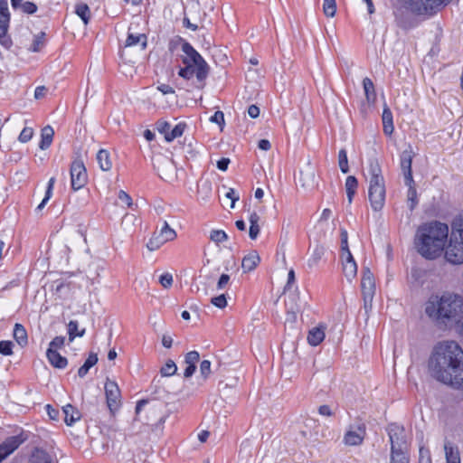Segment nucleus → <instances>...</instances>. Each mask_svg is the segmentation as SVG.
Listing matches in <instances>:
<instances>
[{"label":"nucleus","mask_w":463,"mask_h":463,"mask_svg":"<svg viewBox=\"0 0 463 463\" xmlns=\"http://www.w3.org/2000/svg\"><path fill=\"white\" fill-rule=\"evenodd\" d=\"M14 338L21 345L24 346L28 343L27 332L24 326L16 323L14 327Z\"/></svg>","instance_id":"nucleus-35"},{"label":"nucleus","mask_w":463,"mask_h":463,"mask_svg":"<svg viewBox=\"0 0 463 463\" xmlns=\"http://www.w3.org/2000/svg\"><path fill=\"white\" fill-rule=\"evenodd\" d=\"M323 11H324V14L328 17L335 16V12H336L335 0H324Z\"/></svg>","instance_id":"nucleus-46"},{"label":"nucleus","mask_w":463,"mask_h":463,"mask_svg":"<svg viewBox=\"0 0 463 463\" xmlns=\"http://www.w3.org/2000/svg\"><path fill=\"white\" fill-rule=\"evenodd\" d=\"M53 136H54L53 128L51 126L44 127L42 129L41 141L39 143V147L42 150L47 149L52 142Z\"/></svg>","instance_id":"nucleus-31"},{"label":"nucleus","mask_w":463,"mask_h":463,"mask_svg":"<svg viewBox=\"0 0 463 463\" xmlns=\"http://www.w3.org/2000/svg\"><path fill=\"white\" fill-rule=\"evenodd\" d=\"M451 232H463V212L452 220Z\"/></svg>","instance_id":"nucleus-53"},{"label":"nucleus","mask_w":463,"mask_h":463,"mask_svg":"<svg viewBox=\"0 0 463 463\" xmlns=\"http://www.w3.org/2000/svg\"><path fill=\"white\" fill-rule=\"evenodd\" d=\"M210 240L213 241L218 247L232 249V244L229 242L227 233H211Z\"/></svg>","instance_id":"nucleus-39"},{"label":"nucleus","mask_w":463,"mask_h":463,"mask_svg":"<svg viewBox=\"0 0 463 463\" xmlns=\"http://www.w3.org/2000/svg\"><path fill=\"white\" fill-rule=\"evenodd\" d=\"M211 362L209 360H203L200 364L201 376L206 380L211 374Z\"/></svg>","instance_id":"nucleus-56"},{"label":"nucleus","mask_w":463,"mask_h":463,"mask_svg":"<svg viewBox=\"0 0 463 463\" xmlns=\"http://www.w3.org/2000/svg\"><path fill=\"white\" fill-rule=\"evenodd\" d=\"M44 36L45 33L43 32L35 35L30 50L35 52L41 51L44 45Z\"/></svg>","instance_id":"nucleus-49"},{"label":"nucleus","mask_w":463,"mask_h":463,"mask_svg":"<svg viewBox=\"0 0 463 463\" xmlns=\"http://www.w3.org/2000/svg\"><path fill=\"white\" fill-rule=\"evenodd\" d=\"M390 463H410L408 452H391Z\"/></svg>","instance_id":"nucleus-48"},{"label":"nucleus","mask_w":463,"mask_h":463,"mask_svg":"<svg viewBox=\"0 0 463 463\" xmlns=\"http://www.w3.org/2000/svg\"><path fill=\"white\" fill-rule=\"evenodd\" d=\"M33 136V129L32 128H24V129L21 131L18 140L21 143H26L29 140L32 139Z\"/></svg>","instance_id":"nucleus-58"},{"label":"nucleus","mask_w":463,"mask_h":463,"mask_svg":"<svg viewBox=\"0 0 463 463\" xmlns=\"http://www.w3.org/2000/svg\"><path fill=\"white\" fill-rule=\"evenodd\" d=\"M445 259L453 265L463 264V233H450L448 236Z\"/></svg>","instance_id":"nucleus-6"},{"label":"nucleus","mask_w":463,"mask_h":463,"mask_svg":"<svg viewBox=\"0 0 463 463\" xmlns=\"http://www.w3.org/2000/svg\"><path fill=\"white\" fill-rule=\"evenodd\" d=\"M341 251L343 273L348 281H352L357 274V264L349 250L347 233H342Z\"/></svg>","instance_id":"nucleus-7"},{"label":"nucleus","mask_w":463,"mask_h":463,"mask_svg":"<svg viewBox=\"0 0 463 463\" xmlns=\"http://www.w3.org/2000/svg\"><path fill=\"white\" fill-rule=\"evenodd\" d=\"M325 328L324 326L319 325L310 329L307 335V342L313 346L319 345L325 338Z\"/></svg>","instance_id":"nucleus-25"},{"label":"nucleus","mask_w":463,"mask_h":463,"mask_svg":"<svg viewBox=\"0 0 463 463\" xmlns=\"http://www.w3.org/2000/svg\"><path fill=\"white\" fill-rule=\"evenodd\" d=\"M156 127L158 132L163 134L165 136V138L166 139V137L168 136L171 130V125L168 122L160 119L156 123Z\"/></svg>","instance_id":"nucleus-55"},{"label":"nucleus","mask_w":463,"mask_h":463,"mask_svg":"<svg viewBox=\"0 0 463 463\" xmlns=\"http://www.w3.org/2000/svg\"><path fill=\"white\" fill-rule=\"evenodd\" d=\"M325 248L322 245L316 244L315 246L310 248V257L307 261V265L309 268H314L317 266L318 262L322 259L325 254Z\"/></svg>","instance_id":"nucleus-27"},{"label":"nucleus","mask_w":463,"mask_h":463,"mask_svg":"<svg viewBox=\"0 0 463 463\" xmlns=\"http://www.w3.org/2000/svg\"><path fill=\"white\" fill-rule=\"evenodd\" d=\"M177 371V366L173 360H168L165 364L161 368L160 373L162 376L174 375Z\"/></svg>","instance_id":"nucleus-47"},{"label":"nucleus","mask_w":463,"mask_h":463,"mask_svg":"<svg viewBox=\"0 0 463 463\" xmlns=\"http://www.w3.org/2000/svg\"><path fill=\"white\" fill-rule=\"evenodd\" d=\"M211 303L216 307L223 308L227 306L226 297L224 294H221L220 296L212 298Z\"/></svg>","instance_id":"nucleus-61"},{"label":"nucleus","mask_w":463,"mask_h":463,"mask_svg":"<svg viewBox=\"0 0 463 463\" xmlns=\"http://www.w3.org/2000/svg\"><path fill=\"white\" fill-rule=\"evenodd\" d=\"M29 463H53L52 458L49 453L43 449H36L30 459Z\"/></svg>","instance_id":"nucleus-34"},{"label":"nucleus","mask_w":463,"mask_h":463,"mask_svg":"<svg viewBox=\"0 0 463 463\" xmlns=\"http://www.w3.org/2000/svg\"><path fill=\"white\" fill-rule=\"evenodd\" d=\"M287 294L286 298V308L288 315L292 316V318H296L297 313L300 312L302 307V302L300 300L299 293L296 290L291 292H285Z\"/></svg>","instance_id":"nucleus-20"},{"label":"nucleus","mask_w":463,"mask_h":463,"mask_svg":"<svg viewBox=\"0 0 463 463\" xmlns=\"http://www.w3.org/2000/svg\"><path fill=\"white\" fill-rule=\"evenodd\" d=\"M25 440L22 435L8 437L0 444V462L11 455Z\"/></svg>","instance_id":"nucleus-14"},{"label":"nucleus","mask_w":463,"mask_h":463,"mask_svg":"<svg viewBox=\"0 0 463 463\" xmlns=\"http://www.w3.org/2000/svg\"><path fill=\"white\" fill-rule=\"evenodd\" d=\"M382 119L383 133L387 136H391L394 130L392 113L389 107L386 105L383 107Z\"/></svg>","instance_id":"nucleus-26"},{"label":"nucleus","mask_w":463,"mask_h":463,"mask_svg":"<svg viewBox=\"0 0 463 463\" xmlns=\"http://www.w3.org/2000/svg\"><path fill=\"white\" fill-rule=\"evenodd\" d=\"M97 161L101 170L109 171L112 167V162L108 150L100 149L97 154Z\"/></svg>","instance_id":"nucleus-33"},{"label":"nucleus","mask_w":463,"mask_h":463,"mask_svg":"<svg viewBox=\"0 0 463 463\" xmlns=\"http://www.w3.org/2000/svg\"><path fill=\"white\" fill-rule=\"evenodd\" d=\"M17 8H20L24 13L28 14H33L37 11V5L34 3L29 1L19 2Z\"/></svg>","instance_id":"nucleus-51"},{"label":"nucleus","mask_w":463,"mask_h":463,"mask_svg":"<svg viewBox=\"0 0 463 463\" xmlns=\"http://www.w3.org/2000/svg\"><path fill=\"white\" fill-rule=\"evenodd\" d=\"M449 233H417L415 248L420 255L427 260H435L445 251Z\"/></svg>","instance_id":"nucleus-4"},{"label":"nucleus","mask_w":463,"mask_h":463,"mask_svg":"<svg viewBox=\"0 0 463 463\" xmlns=\"http://www.w3.org/2000/svg\"><path fill=\"white\" fill-rule=\"evenodd\" d=\"M418 463H432L430 450L424 447L420 448Z\"/></svg>","instance_id":"nucleus-59"},{"label":"nucleus","mask_w":463,"mask_h":463,"mask_svg":"<svg viewBox=\"0 0 463 463\" xmlns=\"http://www.w3.org/2000/svg\"><path fill=\"white\" fill-rule=\"evenodd\" d=\"M387 433L391 442V452H408V439L402 426L391 423L387 427Z\"/></svg>","instance_id":"nucleus-8"},{"label":"nucleus","mask_w":463,"mask_h":463,"mask_svg":"<svg viewBox=\"0 0 463 463\" xmlns=\"http://www.w3.org/2000/svg\"><path fill=\"white\" fill-rule=\"evenodd\" d=\"M439 382L454 389L463 391V359L450 373H448L447 379L444 378Z\"/></svg>","instance_id":"nucleus-17"},{"label":"nucleus","mask_w":463,"mask_h":463,"mask_svg":"<svg viewBox=\"0 0 463 463\" xmlns=\"http://www.w3.org/2000/svg\"><path fill=\"white\" fill-rule=\"evenodd\" d=\"M54 184H55V178L54 177H51L49 179V182H48L47 189H46V192H45V196L43 199V201L41 202V203L37 206L36 212L42 211V209L45 206V204L47 203V202L51 198Z\"/></svg>","instance_id":"nucleus-43"},{"label":"nucleus","mask_w":463,"mask_h":463,"mask_svg":"<svg viewBox=\"0 0 463 463\" xmlns=\"http://www.w3.org/2000/svg\"><path fill=\"white\" fill-rule=\"evenodd\" d=\"M208 65L206 63L205 61H203V62H200L199 64H197L194 68L195 71V75H196V78L198 80L202 81L203 80L207 75H208Z\"/></svg>","instance_id":"nucleus-45"},{"label":"nucleus","mask_w":463,"mask_h":463,"mask_svg":"<svg viewBox=\"0 0 463 463\" xmlns=\"http://www.w3.org/2000/svg\"><path fill=\"white\" fill-rule=\"evenodd\" d=\"M424 312L437 326L455 327L463 335V297L459 294H431L424 304Z\"/></svg>","instance_id":"nucleus-1"},{"label":"nucleus","mask_w":463,"mask_h":463,"mask_svg":"<svg viewBox=\"0 0 463 463\" xmlns=\"http://www.w3.org/2000/svg\"><path fill=\"white\" fill-rule=\"evenodd\" d=\"M450 0H405V7L416 16L424 19L432 16Z\"/></svg>","instance_id":"nucleus-5"},{"label":"nucleus","mask_w":463,"mask_h":463,"mask_svg":"<svg viewBox=\"0 0 463 463\" xmlns=\"http://www.w3.org/2000/svg\"><path fill=\"white\" fill-rule=\"evenodd\" d=\"M298 182L304 188H312L317 184L316 169L309 161L300 170Z\"/></svg>","instance_id":"nucleus-16"},{"label":"nucleus","mask_w":463,"mask_h":463,"mask_svg":"<svg viewBox=\"0 0 463 463\" xmlns=\"http://www.w3.org/2000/svg\"><path fill=\"white\" fill-rule=\"evenodd\" d=\"M64 336H56L51 341L48 349L56 350L58 348H61L64 345Z\"/></svg>","instance_id":"nucleus-64"},{"label":"nucleus","mask_w":463,"mask_h":463,"mask_svg":"<svg viewBox=\"0 0 463 463\" xmlns=\"http://www.w3.org/2000/svg\"><path fill=\"white\" fill-rule=\"evenodd\" d=\"M260 262V258L256 250H251L249 254L244 256L241 261V268L243 272H250L256 269Z\"/></svg>","instance_id":"nucleus-22"},{"label":"nucleus","mask_w":463,"mask_h":463,"mask_svg":"<svg viewBox=\"0 0 463 463\" xmlns=\"http://www.w3.org/2000/svg\"><path fill=\"white\" fill-rule=\"evenodd\" d=\"M444 450L447 463H461L458 448L449 441H445Z\"/></svg>","instance_id":"nucleus-24"},{"label":"nucleus","mask_w":463,"mask_h":463,"mask_svg":"<svg viewBox=\"0 0 463 463\" xmlns=\"http://www.w3.org/2000/svg\"><path fill=\"white\" fill-rule=\"evenodd\" d=\"M75 13L79 17H80L84 24H88L90 19V10L87 4L78 3L75 5Z\"/></svg>","instance_id":"nucleus-37"},{"label":"nucleus","mask_w":463,"mask_h":463,"mask_svg":"<svg viewBox=\"0 0 463 463\" xmlns=\"http://www.w3.org/2000/svg\"><path fill=\"white\" fill-rule=\"evenodd\" d=\"M64 414V421L67 425L71 426L80 419V413L71 404H67L62 407Z\"/></svg>","instance_id":"nucleus-29"},{"label":"nucleus","mask_w":463,"mask_h":463,"mask_svg":"<svg viewBox=\"0 0 463 463\" xmlns=\"http://www.w3.org/2000/svg\"><path fill=\"white\" fill-rule=\"evenodd\" d=\"M85 334V329L79 330L78 329V322L77 321H70L68 324V335L69 341L72 342L76 336H83Z\"/></svg>","instance_id":"nucleus-41"},{"label":"nucleus","mask_w":463,"mask_h":463,"mask_svg":"<svg viewBox=\"0 0 463 463\" xmlns=\"http://www.w3.org/2000/svg\"><path fill=\"white\" fill-rule=\"evenodd\" d=\"M338 163L339 167L344 174L349 172L347 154L345 149H341L338 153Z\"/></svg>","instance_id":"nucleus-50"},{"label":"nucleus","mask_w":463,"mask_h":463,"mask_svg":"<svg viewBox=\"0 0 463 463\" xmlns=\"http://www.w3.org/2000/svg\"><path fill=\"white\" fill-rule=\"evenodd\" d=\"M186 66L184 68L180 69L178 74L180 77L189 80L191 79L194 74V65L192 64H185Z\"/></svg>","instance_id":"nucleus-54"},{"label":"nucleus","mask_w":463,"mask_h":463,"mask_svg":"<svg viewBox=\"0 0 463 463\" xmlns=\"http://www.w3.org/2000/svg\"><path fill=\"white\" fill-rule=\"evenodd\" d=\"M13 343L11 341L0 342V354L4 355H11L13 354Z\"/></svg>","instance_id":"nucleus-63"},{"label":"nucleus","mask_w":463,"mask_h":463,"mask_svg":"<svg viewBox=\"0 0 463 463\" xmlns=\"http://www.w3.org/2000/svg\"><path fill=\"white\" fill-rule=\"evenodd\" d=\"M124 230H142L141 221L134 214H125L121 222Z\"/></svg>","instance_id":"nucleus-28"},{"label":"nucleus","mask_w":463,"mask_h":463,"mask_svg":"<svg viewBox=\"0 0 463 463\" xmlns=\"http://www.w3.org/2000/svg\"><path fill=\"white\" fill-rule=\"evenodd\" d=\"M173 275L171 273H164L159 277V283L164 288H169L173 285Z\"/></svg>","instance_id":"nucleus-57"},{"label":"nucleus","mask_w":463,"mask_h":463,"mask_svg":"<svg viewBox=\"0 0 463 463\" xmlns=\"http://www.w3.org/2000/svg\"><path fill=\"white\" fill-rule=\"evenodd\" d=\"M176 233H148V236L144 237L143 241L146 248L153 251L159 249L165 242L174 241Z\"/></svg>","instance_id":"nucleus-13"},{"label":"nucleus","mask_w":463,"mask_h":463,"mask_svg":"<svg viewBox=\"0 0 463 463\" xmlns=\"http://www.w3.org/2000/svg\"><path fill=\"white\" fill-rule=\"evenodd\" d=\"M361 288L364 296V306L372 301L375 292L374 276L369 268H364L362 271Z\"/></svg>","instance_id":"nucleus-12"},{"label":"nucleus","mask_w":463,"mask_h":463,"mask_svg":"<svg viewBox=\"0 0 463 463\" xmlns=\"http://www.w3.org/2000/svg\"><path fill=\"white\" fill-rule=\"evenodd\" d=\"M10 22V13L7 0H0V39L7 33Z\"/></svg>","instance_id":"nucleus-21"},{"label":"nucleus","mask_w":463,"mask_h":463,"mask_svg":"<svg viewBox=\"0 0 463 463\" xmlns=\"http://www.w3.org/2000/svg\"><path fill=\"white\" fill-rule=\"evenodd\" d=\"M425 271L419 269H413L411 270V278L413 279V283H415L417 286L422 285L424 283V278H425Z\"/></svg>","instance_id":"nucleus-52"},{"label":"nucleus","mask_w":463,"mask_h":463,"mask_svg":"<svg viewBox=\"0 0 463 463\" xmlns=\"http://www.w3.org/2000/svg\"><path fill=\"white\" fill-rule=\"evenodd\" d=\"M46 356L49 363L55 368L64 369L68 364L67 358L61 355L57 350L47 349Z\"/></svg>","instance_id":"nucleus-23"},{"label":"nucleus","mask_w":463,"mask_h":463,"mask_svg":"<svg viewBox=\"0 0 463 463\" xmlns=\"http://www.w3.org/2000/svg\"><path fill=\"white\" fill-rule=\"evenodd\" d=\"M368 198L374 211H381L385 203V181L377 159L373 158L368 165Z\"/></svg>","instance_id":"nucleus-3"},{"label":"nucleus","mask_w":463,"mask_h":463,"mask_svg":"<svg viewBox=\"0 0 463 463\" xmlns=\"http://www.w3.org/2000/svg\"><path fill=\"white\" fill-rule=\"evenodd\" d=\"M417 232H449V225L438 221H431L420 225Z\"/></svg>","instance_id":"nucleus-30"},{"label":"nucleus","mask_w":463,"mask_h":463,"mask_svg":"<svg viewBox=\"0 0 463 463\" xmlns=\"http://www.w3.org/2000/svg\"><path fill=\"white\" fill-rule=\"evenodd\" d=\"M71 188L75 191L82 188L88 180L86 167L82 160L76 159L71 165Z\"/></svg>","instance_id":"nucleus-10"},{"label":"nucleus","mask_w":463,"mask_h":463,"mask_svg":"<svg viewBox=\"0 0 463 463\" xmlns=\"http://www.w3.org/2000/svg\"><path fill=\"white\" fill-rule=\"evenodd\" d=\"M411 163L412 150L410 148L402 151L401 154V168L403 172L406 185H411V184H414L412 178Z\"/></svg>","instance_id":"nucleus-19"},{"label":"nucleus","mask_w":463,"mask_h":463,"mask_svg":"<svg viewBox=\"0 0 463 463\" xmlns=\"http://www.w3.org/2000/svg\"><path fill=\"white\" fill-rule=\"evenodd\" d=\"M147 38L145 33L134 34L129 33L126 40V47L135 46L137 44L141 45V49L144 50L146 47Z\"/></svg>","instance_id":"nucleus-32"},{"label":"nucleus","mask_w":463,"mask_h":463,"mask_svg":"<svg viewBox=\"0 0 463 463\" xmlns=\"http://www.w3.org/2000/svg\"><path fill=\"white\" fill-rule=\"evenodd\" d=\"M154 167L157 170L159 176L168 182L176 178V168L174 161L164 156L154 158Z\"/></svg>","instance_id":"nucleus-9"},{"label":"nucleus","mask_w":463,"mask_h":463,"mask_svg":"<svg viewBox=\"0 0 463 463\" xmlns=\"http://www.w3.org/2000/svg\"><path fill=\"white\" fill-rule=\"evenodd\" d=\"M249 222V232H260V229L265 228L263 222L260 223V217L256 213H252L250 214Z\"/></svg>","instance_id":"nucleus-42"},{"label":"nucleus","mask_w":463,"mask_h":463,"mask_svg":"<svg viewBox=\"0 0 463 463\" xmlns=\"http://www.w3.org/2000/svg\"><path fill=\"white\" fill-rule=\"evenodd\" d=\"M178 42L182 43V51L184 54L182 58L184 64H192L196 66L200 62H203V58L188 42L182 38H179Z\"/></svg>","instance_id":"nucleus-15"},{"label":"nucleus","mask_w":463,"mask_h":463,"mask_svg":"<svg viewBox=\"0 0 463 463\" xmlns=\"http://www.w3.org/2000/svg\"><path fill=\"white\" fill-rule=\"evenodd\" d=\"M200 359V354L197 351H191L185 354L184 364H196Z\"/></svg>","instance_id":"nucleus-62"},{"label":"nucleus","mask_w":463,"mask_h":463,"mask_svg":"<svg viewBox=\"0 0 463 463\" xmlns=\"http://www.w3.org/2000/svg\"><path fill=\"white\" fill-rule=\"evenodd\" d=\"M98 362V355L95 353H90L83 364L82 366H80L78 370V375L80 378H83L89 372V370L94 366Z\"/></svg>","instance_id":"nucleus-36"},{"label":"nucleus","mask_w":463,"mask_h":463,"mask_svg":"<svg viewBox=\"0 0 463 463\" xmlns=\"http://www.w3.org/2000/svg\"><path fill=\"white\" fill-rule=\"evenodd\" d=\"M185 127L186 125L184 123H179L175 125V128L170 130V133L166 137V141L171 142L175 138L181 137L184 131Z\"/></svg>","instance_id":"nucleus-44"},{"label":"nucleus","mask_w":463,"mask_h":463,"mask_svg":"<svg viewBox=\"0 0 463 463\" xmlns=\"http://www.w3.org/2000/svg\"><path fill=\"white\" fill-rule=\"evenodd\" d=\"M463 349L455 341L439 342L432 349L428 368L430 375L437 381L447 379L448 373L462 361Z\"/></svg>","instance_id":"nucleus-2"},{"label":"nucleus","mask_w":463,"mask_h":463,"mask_svg":"<svg viewBox=\"0 0 463 463\" xmlns=\"http://www.w3.org/2000/svg\"><path fill=\"white\" fill-rule=\"evenodd\" d=\"M363 86L366 99L368 102H373L376 99V93L372 80L367 77L364 78L363 80Z\"/></svg>","instance_id":"nucleus-38"},{"label":"nucleus","mask_w":463,"mask_h":463,"mask_svg":"<svg viewBox=\"0 0 463 463\" xmlns=\"http://www.w3.org/2000/svg\"><path fill=\"white\" fill-rule=\"evenodd\" d=\"M365 437V427L359 424L355 428H350L344 436V442L347 446H357L362 444Z\"/></svg>","instance_id":"nucleus-18"},{"label":"nucleus","mask_w":463,"mask_h":463,"mask_svg":"<svg viewBox=\"0 0 463 463\" xmlns=\"http://www.w3.org/2000/svg\"><path fill=\"white\" fill-rule=\"evenodd\" d=\"M105 394L107 405L110 412L114 413L118 410L121 404V393L116 382L107 380L105 383Z\"/></svg>","instance_id":"nucleus-11"},{"label":"nucleus","mask_w":463,"mask_h":463,"mask_svg":"<svg viewBox=\"0 0 463 463\" xmlns=\"http://www.w3.org/2000/svg\"><path fill=\"white\" fill-rule=\"evenodd\" d=\"M357 186H358V182H357V179L354 176L350 175V176H348L346 178V180H345V190H346V194H347V197H348L349 203H352L353 196L354 195V194L356 192Z\"/></svg>","instance_id":"nucleus-40"},{"label":"nucleus","mask_w":463,"mask_h":463,"mask_svg":"<svg viewBox=\"0 0 463 463\" xmlns=\"http://www.w3.org/2000/svg\"><path fill=\"white\" fill-rule=\"evenodd\" d=\"M397 24L403 30H409L416 25L412 19L402 17L397 19Z\"/></svg>","instance_id":"nucleus-60"}]
</instances>
